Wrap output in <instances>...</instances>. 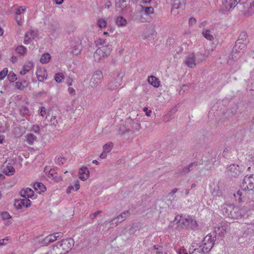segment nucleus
<instances>
[{
    "label": "nucleus",
    "mask_w": 254,
    "mask_h": 254,
    "mask_svg": "<svg viewBox=\"0 0 254 254\" xmlns=\"http://www.w3.org/2000/svg\"><path fill=\"white\" fill-rule=\"evenodd\" d=\"M73 240L68 238L58 242V244L54 246L50 251L51 254H65L68 252L73 246Z\"/></svg>",
    "instance_id": "nucleus-2"
},
{
    "label": "nucleus",
    "mask_w": 254,
    "mask_h": 254,
    "mask_svg": "<svg viewBox=\"0 0 254 254\" xmlns=\"http://www.w3.org/2000/svg\"><path fill=\"white\" fill-rule=\"evenodd\" d=\"M81 52V47L79 45H75L73 47L72 53L75 55H78Z\"/></svg>",
    "instance_id": "nucleus-43"
},
{
    "label": "nucleus",
    "mask_w": 254,
    "mask_h": 254,
    "mask_svg": "<svg viewBox=\"0 0 254 254\" xmlns=\"http://www.w3.org/2000/svg\"><path fill=\"white\" fill-rule=\"evenodd\" d=\"M124 74L118 73L114 79H113L108 85V88L110 90H114L118 88L122 84Z\"/></svg>",
    "instance_id": "nucleus-7"
},
{
    "label": "nucleus",
    "mask_w": 254,
    "mask_h": 254,
    "mask_svg": "<svg viewBox=\"0 0 254 254\" xmlns=\"http://www.w3.org/2000/svg\"><path fill=\"white\" fill-rule=\"evenodd\" d=\"M36 76L39 81L43 82L47 79V72L43 67H38L36 71Z\"/></svg>",
    "instance_id": "nucleus-14"
},
{
    "label": "nucleus",
    "mask_w": 254,
    "mask_h": 254,
    "mask_svg": "<svg viewBox=\"0 0 254 254\" xmlns=\"http://www.w3.org/2000/svg\"><path fill=\"white\" fill-rule=\"evenodd\" d=\"M143 111L145 112V114L147 117H150L151 116V114L152 113V111L151 110H148L147 107H144Z\"/></svg>",
    "instance_id": "nucleus-55"
},
{
    "label": "nucleus",
    "mask_w": 254,
    "mask_h": 254,
    "mask_svg": "<svg viewBox=\"0 0 254 254\" xmlns=\"http://www.w3.org/2000/svg\"><path fill=\"white\" fill-rule=\"evenodd\" d=\"M1 171L7 176L13 175L15 172V169L13 167L12 164L6 162L3 164L1 167Z\"/></svg>",
    "instance_id": "nucleus-12"
},
{
    "label": "nucleus",
    "mask_w": 254,
    "mask_h": 254,
    "mask_svg": "<svg viewBox=\"0 0 254 254\" xmlns=\"http://www.w3.org/2000/svg\"><path fill=\"white\" fill-rule=\"evenodd\" d=\"M34 191L29 188H27L25 189H23L20 191V195L22 197H25L26 198H32L34 196Z\"/></svg>",
    "instance_id": "nucleus-25"
},
{
    "label": "nucleus",
    "mask_w": 254,
    "mask_h": 254,
    "mask_svg": "<svg viewBox=\"0 0 254 254\" xmlns=\"http://www.w3.org/2000/svg\"><path fill=\"white\" fill-rule=\"evenodd\" d=\"M62 235V233H56L49 235L45 238L43 241V243L45 245H48L49 243L56 241L57 238L61 237Z\"/></svg>",
    "instance_id": "nucleus-19"
},
{
    "label": "nucleus",
    "mask_w": 254,
    "mask_h": 254,
    "mask_svg": "<svg viewBox=\"0 0 254 254\" xmlns=\"http://www.w3.org/2000/svg\"><path fill=\"white\" fill-rule=\"evenodd\" d=\"M34 188L35 190L38 191V193L44 192L46 189L45 186L42 183L40 182L35 183L34 185Z\"/></svg>",
    "instance_id": "nucleus-31"
},
{
    "label": "nucleus",
    "mask_w": 254,
    "mask_h": 254,
    "mask_svg": "<svg viewBox=\"0 0 254 254\" xmlns=\"http://www.w3.org/2000/svg\"><path fill=\"white\" fill-rule=\"evenodd\" d=\"M34 64L32 62H28L23 65L22 70L20 71V73L21 75H25L26 73L30 71L33 69Z\"/></svg>",
    "instance_id": "nucleus-28"
},
{
    "label": "nucleus",
    "mask_w": 254,
    "mask_h": 254,
    "mask_svg": "<svg viewBox=\"0 0 254 254\" xmlns=\"http://www.w3.org/2000/svg\"><path fill=\"white\" fill-rule=\"evenodd\" d=\"M197 165V163L196 162H192L185 167L181 171L177 173V175L178 176H182L185 174L189 173L190 171L193 170L194 167H196Z\"/></svg>",
    "instance_id": "nucleus-18"
},
{
    "label": "nucleus",
    "mask_w": 254,
    "mask_h": 254,
    "mask_svg": "<svg viewBox=\"0 0 254 254\" xmlns=\"http://www.w3.org/2000/svg\"><path fill=\"white\" fill-rule=\"evenodd\" d=\"M107 153L103 151L102 153L100 154V158L102 159H105L107 157Z\"/></svg>",
    "instance_id": "nucleus-61"
},
{
    "label": "nucleus",
    "mask_w": 254,
    "mask_h": 254,
    "mask_svg": "<svg viewBox=\"0 0 254 254\" xmlns=\"http://www.w3.org/2000/svg\"><path fill=\"white\" fill-rule=\"evenodd\" d=\"M107 20L103 18H100L97 21V25L101 28H105L107 26Z\"/></svg>",
    "instance_id": "nucleus-39"
},
{
    "label": "nucleus",
    "mask_w": 254,
    "mask_h": 254,
    "mask_svg": "<svg viewBox=\"0 0 254 254\" xmlns=\"http://www.w3.org/2000/svg\"><path fill=\"white\" fill-rule=\"evenodd\" d=\"M228 175L231 177H236L241 174V169L239 165L232 164L228 166L227 169Z\"/></svg>",
    "instance_id": "nucleus-10"
},
{
    "label": "nucleus",
    "mask_w": 254,
    "mask_h": 254,
    "mask_svg": "<svg viewBox=\"0 0 254 254\" xmlns=\"http://www.w3.org/2000/svg\"><path fill=\"white\" fill-rule=\"evenodd\" d=\"M96 45L97 46H104V44H106L107 43V41L105 39H102V38H99L95 42Z\"/></svg>",
    "instance_id": "nucleus-45"
},
{
    "label": "nucleus",
    "mask_w": 254,
    "mask_h": 254,
    "mask_svg": "<svg viewBox=\"0 0 254 254\" xmlns=\"http://www.w3.org/2000/svg\"><path fill=\"white\" fill-rule=\"evenodd\" d=\"M74 190V187L73 186H69L67 190H66V192L67 193H70L71 192V190Z\"/></svg>",
    "instance_id": "nucleus-60"
},
{
    "label": "nucleus",
    "mask_w": 254,
    "mask_h": 254,
    "mask_svg": "<svg viewBox=\"0 0 254 254\" xmlns=\"http://www.w3.org/2000/svg\"><path fill=\"white\" fill-rule=\"evenodd\" d=\"M242 190L237 191L234 195L235 197H238L240 202L245 201L247 200L248 194L254 193V175L246 176L241 185Z\"/></svg>",
    "instance_id": "nucleus-1"
},
{
    "label": "nucleus",
    "mask_w": 254,
    "mask_h": 254,
    "mask_svg": "<svg viewBox=\"0 0 254 254\" xmlns=\"http://www.w3.org/2000/svg\"><path fill=\"white\" fill-rule=\"evenodd\" d=\"M178 254H188L187 250L184 248H180L178 251Z\"/></svg>",
    "instance_id": "nucleus-56"
},
{
    "label": "nucleus",
    "mask_w": 254,
    "mask_h": 254,
    "mask_svg": "<svg viewBox=\"0 0 254 254\" xmlns=\"http://www.w3.org/2000/svg\"><path fill=\"white\" fill-rule=\"evenodd\" d=\"M204 60V56L202 54L195 55L193 53H190L186 57L185 64L189 67L193 68L197 64L202 63Z\"/></svg>",
    "instance_id": "nucleus-3"
},
{
    "label": "nucleus",
    "mask_w": 254,
    "mask_h": 254,
    "mask_svg": "<svg viewBox=\"0 0 254 254\" xmlns=\"http://www.w3.org/2000/svg\"><path fill=\"white\" fill-rule=\"evenodd\" d=\"M228 230V226L226 224H221L220 226L215 228V232L220 237H223Z\"/></svg>",
    "instance_id": "nucleus-24"
},
{
    "label": "nucleus",
    "mask_w": 254,
    "mask_h": 254,
    "mask_svg": "<svg viewBox=\"0 0 254 254\" xmlns=\"http://www.w3.org/2000/svg\"><path fill=\"white\" fill-rule=\"evenodd\" d=\"M51 58L49 54L45 53L42 55L40 61L42 64H47L50 62Z\"/></svg>",
    "instance_id": "nucleus-34"
},
{
    "label": "nucleus",
    "mask_w": 254,
    "mask_h": 254,
    "mask_svg": "<svg viewBox=\"0 0 254 254\" xmlns=\"http://www.w3.org/2000/svg\"><path fill=\"white\" fill-rule=\"evenodd\" d=\"M178 190V189L177 188L174 189L170 193L169 195H171V196H173L175 193H176L177 191Z\"/></svg>",
    "instance_id": "nucleus-62"
},
{
    "label": "nucleus",
    "mask_w": 254,
    "mask_h": 254,
    "mask_svg": "<svg viewBox=\"0 0 254 254\" xmlns=\"http://www.w3.org/2000/svg\"><path fill=\"white\" fill-rule=\"evenodd\" d=\"M233 209L230 214V218L232 219H239L244 217L247 214L246 208L243 207L240 208L237 206L233 205Z\"/></svg>",
    "instance_id": "nucleus-8"
},
{
    "label": "nucleus",
    "mask_w": 254,
    "mask_h": 254,
    "mask_svg": "<svg viewBox=\"0 0 254 254\" xmlns=\"http://www.w3.org/2000/svg\"><path fill=\"white\" fill-rule=\"evenodd\" d=\"M113 147V143L109 142L108 143H107V144H105L103 147V151L108 153L110 151H111Z\"/></svg>",
    "instance_id": "nucleus-40"
},
{
    "label": "nucleus",
    "mask_w": 254,
    "mask_h": 254,
    "mask_svg": "<svg viewBox=\"0 0 254 254\" xmlns=\"http://www.w3.org/2000/svg\"><path fill=\"white\" fill-rule=\"evenodd\" d=\"M247 159L250 163L254 165V152L249 154L247 157Z\"/></svg>",
    "instance_id": "nucleus-47"
},
{
    "label": "nucleus",
    "mask_w": 254,
    "mask_h": 254,
    "mask_svg": "<svg viewBox=\"0 0 254 254\" xmlns=\"http://www.w3.org/2000/svg\"><path fill=\"white\" fill-rule=\"evenodd\" d=\"M25 138L27 143L29 145H32L37 139L36 136L32 133H27Z\"/></svg>",
    "instance_id": "nucleus-30"
},
{
    "label": "nucleus",
    "mask_w": 254,
    "mask_h": 254,
    "mask_svg": "<svg viewBox=\"0 0 254 254\" xmlns=\"http://www.w3.org/2000/svg\"><path fill=\"white\" fill-rule=\"evenodd\" d=\"M31 130L36 133H40V127L38 125H33L31 127Z\"/></svg>",
    "instance_id": "nucleus-46"
},
{
    "label": "nucleus",
    "mask_w": 254,
    "mask_h": 254,
    "mask_svg": "<svg viewBox=\"0 0 254 254\" xmlns=\"http://www.w3.org/2000/svg\"><path fill=\"white\" fill-rule=\"evenodd\" d=\"M248 42L247 39V33L246 32H242L240 33L239 38L236 42V48L240 45L239 48L242 49L246 46V43Z\"/></svg>",
    "instance_id": "nucleus-13"
},
{
    "label": "nucleus",
    "mask_w": 254,
    "mask_h": 254,
    "mask_svg": "<svg viewBox=\"0 0 254 254\" xmlns=\"http://www.w3.org/2000/svg\"><path fill=\"white\" fill-rule=\"evenodd\" d=\"M13 8L17 15H21V14L24 13L27 9L25 6H19L17 5H15Z\"/></svg>",
    "instance_id": "nucleus-32"
},
{
    "label": "nucleus",
    "mask_w": 254,
    "mask_h": 254,
    "mask_svg": "<svg viewBox=\"0 0 254 254\" xmlns=\"http://www.w3.org/2000/svg\"><path fill=\"white\" fill-rule=\"evenodd\" d=\"M156 32L152 26L147 27L144 30L142 37L144 40H151L154 38Z\"/></svg>",
    "instance_id": "nucleus-11"
},
{
    "label": "nucleus",
    "mask_w": 254,
    "mask_h": 254,
    "mask_svg": "<svg viewBox=\"0 0 254 254\" xmlns=\"http://www.w3.org/2000/svg\"><path fill=\"white\" fill-rule=\"evenodd\" d=\"M178 217L181 218V216H177L175 217V220H178V223H180L182 226L188 228L190 227L191 229H195L198 226V224L196 220L190 216H188L186 218L178 219Z\"/></svg>",
    "instance_id": "nucleus-5"
},
{
    "label": "nucleus",
    "mask_w": 254,
    "mask_h": 254,
    "mask_svg": "<svg viewBox=\"0 0 254 254\" xmlns=\"http://www.w3.org/2000/svg\"><path fill=\"white\" fill-rule=\"evenodd\" d=\"M64 159L63 158H59L57 160V161L58 162L59 164H64Z\"/></svg>",
    "instance_id": "nucleus-63"
},
{
    "label": "nucleus",
    "mask_w": 254,
    "mask_h": 254,
    "mask_svg": "<svg viewBox=\"0 0 254 254\" xmlns=\"http://www.w3.org/2000/svg\"><path fill=\"white\" fill-rule=\"evenodd\" d=\"M38 112L42 117H44L46 114V109L44 107H40Z\"/></svg>",
    "instance_id": "nucleus-49"
},
{
    "label": "nucleus",
    "mask_w": 254,
    "mask_h": 254,
    "mask_svg": "<svg viewBox=\"0 0 254 254\" xmlns=\"http://www.w3.org/2000/svg\"><path fill=\"white\" fill-rule=\"evenodd\" d=\"M73 187H74V190L75 189V191L78 190L79 189V188H80V185H79V181H76L75 182V183L74 186Z\"/></svg>",
    "instance_id": "nucleus-58"
},
{
    "label": "nucleus",
    "mask_w": 254,
    "mask_h": 254,
    "mask_svg": "<svg viewBox=\"0 0 254 254\" xmlns=\"http://www.w3.org/2000/svg\"><path fill=\"white\" fill-rule=\"evenodd\" d=\"M116 23L119 26H125L127 24V20L123 17L119 16L117 18Z\"/></svg>",
    "instance_id": "nucleus-36"
},
{
    "label": "nucleus",
    "mask_w": 254,
    "mask_h": 254,
    "mask_svg": "<svg viewBox=\"0 0 254 254\" xmlns=\"http://www.w3.org/2000/svg\"><path fill=\"white\" fill-rule=\"evenodd\" d=\"M154 10L151 6H142L141 12L147 15H149L154 13Z\"/></svg>",
    "instance_id": "nucleus-33"
},
{
    "label": "nucleus",
    "mask_w": 254,
    "mask_h": 254,
    "mask_svg": "<svg viewBox=\"0 0 254 254\" xmlns=\"http://www.w3.org/2000/svg\"><path fill=\"white\" fill-rule=\"evenodd\" d=\"M111 49L109 45H105L98 48L95 52L93 57L95 61L101 62L103 61L111 54Z\"/></svg>",
    "instance_id": "nucleus-4"
},
{
    "label": "nucleus",
    "mask_w": 254,
    "mask_h": 254,
    "mask_svg": "<svg viewBox=\"0 0 254 254\" xmlns=\"http://www.w3.org/2000/svg\"><path fill=\"white\" fill-rule=\"evenodd\" d=\"M47 177L56 182H60L62 180V178L61 176H57V173L55 169H51L49 171Z\"/></svg>",
    "instance_id": "nucleus-27"
},
{
    "label": "nucleus",
    "mask_w": 254,
    "mask_h": 254,
    "mask_svg": "<svg viewBox=\"0 0 254 254\" xmlns=\"http://www.w3.org/2000/svg\"><path fill=\"white\" fill-rule=\"evenodd\" d=\"M7 78L10 82H13L17 79L16 75L12 71L7 74Z\"/></svg>",
    "instance_id": "nucleus-42"
},
{
    "label": "nucleus",
    "mask_w": 254,
    "mask_h": 254,
    "mask_svg": "<svg viewBox=\"0 0 254 254\" xmlns=\"http://www.w3.org/2000/svg\"><path fill=\"white\" fill-rule=\"evenodd\" d=\"M232 0H222V4L226 10H229L233 8V3L231 2Z\"/></svg>",
    "instance_id": "nucleus-35"
},
{
    "label": "nucleus",
    "mask_w": 254,
    "mask_h": 254,
    "mask_svg": "<svg viewBox=\"0 0 254 254\" xmlns=\"http://www.w3.org/2000/svg\"><path fill=\"white\" fill-rule=\"evenodd\" d=\"M132 125L133 126H135V129L136 130H138L140 128V124L139 123H138L137 122H132Z\"/></svg>",
    "instance_id": "nucleus-59"
},
{
    "label": "nucleus",
    "mask_w": 254,
    "mask_h": 254,
    "mask_svg": "<svg viewBox=\"0 0 254 254\" xmlns=\"http://www.w3.org/2000/svg\"><path fill=\"white\" fill-rule=\"evenodd\" d=\"M37 33L33 30H30L28 32L25 33L24 36V43L25 44H28L30 42H32L33 39H34L37 36Z\"/></svg>",
    "instance_id": "nucleus-16"
},
{
    "label": "nucleus",
    "mask_w": 254,
    "mask_h": 254,
    "mask_svg": "<svg viewBox=\"0 0 254 254\" xmlns=\"http://www.w3.org/2000/svg\"><path fill=\"white\" fill-rule=\"evenodd\" d=\"M55 79L58 83H62L64 79V75L62 73H56L55 76Z\"/></svg>",
    "instance_id": "nucleus-41"
},
{
    "label": "nucleus",
    "mask_w": 254,
    "mask_h": 254,
    "mask_svg": "<svg viewBox=\"0 0 254 254\" xmlns=\"http://www.w3.org/2000/svg\"><path fill=\"white\" fill-rule=\"evenodd\" d=\"M9 240L8 237H6L3 239H1L0 240V247L4 246L6 243H5V241H8Z\"/></svg>",
    "instance_id": "nucleus-57"
},
{
    "label": "nucleus",
    "mask_w": 254,
    "mask_h": 254,
    "mask_svg": "<svg viewBox=\"0 0 254 254\" xmlns=\"http://www.w3.org/2000/svg\"><path fill=\"white\" fill-rule=\"evenodd\" d=\"M196 22V20L195 18L192 17H190L189 21V24L190 26H191L195 24Z\"/></svg>",
    "instance_id": "nucleus-52"
},
{
    "label": "nucleus",
    "mask_w": 254,
    "mask_h": 254,
    "mask_svg": "<svg viewBox=\"0 0 254 254\" xmlns=\"http://www.w3.org/2000/svg\"><path fill=\"white\" fill-rule=\"evenodd\" d=\"M233 205L228 204H223L221 206V211L222 214L228 218H230L231 212L233 209Z\"/></svg>",
    "instance_id": "nucleus-17"
},
{
    "label": "nucleus",
    "mask_w": 254,
    "mask_h": 254,
    "mask_svg": "<svg viewBox=\"0 0 254 254\" xmlns=\"http://www.w3.org/2000/svg\"><path fill=\"white\" fill-rule=\"evenodd\" d=\"M19 113L20 116L27 119L31 115V112L28 107L21 105L18 108Z\"/></svg>",
    "instance_id": "nucleus-20"
},
{
    "label": "nucleus",
    "mask_w": 254,
    "mask_h": 254,
    "mask_svg": "<svg viewBox=\"0 0 254 254\" xmlns=\"http://www.w3.org/2000/svg\"><path fill=\"white\" fill-rule=\"evenodd\" d=\"M126 3V1L124 0H122L120 3L118 5H116L117 7L118 6L120 7L122 10H124V8H126V7L127 6V4L125 3Z\"/></svg>",
    "instance_id": "nucleus-51"
},
{
    "label": "nucleus",
    "mask_w": 254,
    "mask_h": 254,
    "mask_svg": "<svg viewBox=\"0 0 254 254\" xmlns=\"http://www.w3.org/2000/svg\"><path fill=\"white\" fill-rule=\"evenodd\" d=\"M62 122V120L61 117L52 116L50 121V125L54 128H57L60 126Z\"/></svg>",
    "instance_id": "nucleus-23"
},
{
    "label": "nucleus",
    "mask_w": 254,
    "mask_h": 254,
    "mask_svg": "<svg viewBox=\"0 0 254 254\" xmlns=\"http://www.w3.org/2000/svg\"><path fill=\"white\" fill-rule=\"evenodd\" d=\"M148 82L155 87H158L160 86L159 79L154 76H149L148 77Z\"/></svg>",
    "instance_id": "nucleus-29"
},
{
    "label": "nucleus",
    "mask_w": 254,
    "mask_h": 254,
    "mask_svg": "<svg viewBox=\"0 0 254 254\" xmlns=\"http://www.w3.org/2000/svg\"><path fill=\"white\" fill-rule=\"evenodd\" d=\"M203 36L207 40L211 41L213 39V36L211 34L209 30H203L202 32Z\"/></svg>",
    "instance_id": "nucleus-37"
},
{
    "label": "nucleus",
    "mask_w": 254,
    "mask_h": 254,
    "mask_svg": "<svg viewBox=\"0 0 254 254\" xmlns=\"http://www.w3.org/2000/svg\"><path fill=\"white\" fill-rule=\"evenodd\" d=\"M101 212V211L98 210V211H97L95 212V213H94L90 214V219H95V218L96 217V216H97L98 214H99Z\"/></svg>",
    "instance_id": "nucleus-54"
},
{
    "label": "nucleus",
    "mask_w": 254,
    "mask_h": 254,
    "mask_svg": "<svg viewBox=\"0 0 254 254\" xmlns=\"http://www.w3.org/2000/svg\"><path fill=\"white\" fill-rule=\"evenodd\" d=\"M79 178L82 181L86 180L89 176V171L86 167L81 168L79 170Z\"/></svg>",
    "instance_id": "nucleus-22"
},
{
    "label": "nucleus",
    "mask_w": 254,
    "mask_h": 254,
    "mask_svg": "<svg viewBox=\"0 0 254 254\" xmlns=\"http://www.w3.org/2000/svg\"><path fill=\"white\" fill-rule=\"evenodd\" d=\"M8 69L7 68H4L0 72V80H2L4 78L6 75H7Z\"/></svg>",
    "instance_id": "nucleus-44"
},
{
    "label": "nucleus",
    "mask_w": 254,
    "mask_h": 254,
    "mask_svg": "<svg viewBox=\"0 0 254 254\" xmlns=\"http://www.w3.org/2000/svg\"><path fill=\"white\" fill-rule=\"evenodd\" d=\"M156 254H168L167 252L165 251H157Z\"/></svg>",
    "instance_id": "nucleus-64"
},
{
    "label": "nucleus",
    "mask_w": 254,
    "mask_h": 254,
    "mask_svg": "<svg viewBox=\"0 0 254 254\" xmlns=\"http://www.w3.org/2000/svg\"><path fill=\"white\" fill-rule=\"evenodd\" d=\"M103 74L101 70L96 71L90 80V86L92 87H97L102 82Z\"/></svg>",
    "instance_id": "nucleus-9"
},
{
    "label": "nucleus",
    "mask_w": 254,
    "mask_h": 254,
    "mask_svg": "<svg viewBox=\"0 0 254 254\" xmlns=\"http://www.w3.org/2000/svg\"><path fill=\"white\" fill-rule=\"evenodd\" d=\"M16 52L21 55L24 56L27 53V49L23 46H19L16 48Z\"/></svg>",
    "instance_id": "nucleus-38"
},
{
    "label": "nucleus",
    "mask_w": 254,
    "mask_h": 254,
    "mask_svg": "<svg viewBox=\"0 0 254 254\" xmlns=\"http://www.w3.org/2000/svg\"><path fill=\"white\" fill-rule=\"evenodd\" d=\"M15 20L17 23L19 25H21L22 24V16L21 15H16L15 17Z\"/></svg>",
    "instance_id": "nucleus-53"
},
{
    "label": "nucleus",
    "mask_w": 254,
    "mask_h": 254,
    "mask_svg": "<svg viewBox=\"0 0 254 254\" xmlns=\"http://www.w3.org/2000/svg\"><path fill=\"white\" fill-rule=\"evenodd\" d=\"M130 213L128 211H125L123 212L121 214L119 215L116 218L113 219L111 221L110 223H112V224H114V221L118 219L120 220V219L121 218V220H119L118 223H116V226L118 225L119 224L122 223L123 221L125 220L129 215Z\"/></svg>",
    "instance_id": "nucleus-26"
},
{
    "label": "nucleus",
    "mask_w": 254,
    "mask_h": 254,
    "mask_svg": "<svg viewBox=\"0 0 254 254\" xmlns=\"http://www.w3.org/2000/svg\"><path fill=\"white\" fill-rule=\"evenodd\" d=\"M190 254H205V253L198 248L194 249L193 251L190 252Z\"/></svg>",
    "instance_id": "nucleus-50"
},
{
    "label": "nucleus",
    "mask_w": 254,
    "mask_h": 254,
    "mask_svg": "<svg viewBox=\"0 0 254 254\" xmlns=\"http://www.w3.org/2000/svg\"><path fill=\"white\" fill-rule=\"evenodd\" d=\"M166 1L172 5L173 8L176 9L181 8L186 3L185 0H166Z\"/></svg>",
    "instance_id": "nucleus-21"
},
{
    "label": "nucleus",
    "mask_w": 254,
    "mask_h": 254,
    "mask_svg": "<svg viewBox=\"0 0 254 254\" xmlns=\"http://www.w3.org/2000/svg\"><path fill=\"white\" fill-rule=\"evenodd\" d=\"M30 205L31 201L25 197L18 199L15 203V206L18 209H21L23 207H28Z\"/></svg>",
    "instance_id": "nucleus-15"
},
{
    "label": "nucleus",
    "mask_w": 254,
    "mask_h": 254,
    "mask_svg": "<svg viewBox=\"0 0 254 254\" xmlns=\"http://www.w3.org/2000/svg\"><path fill=\"white\" fill-rule=\"evenodd\" d=\"M214 240L211 236L207 235L204 238L202 245L199 246L198 248L205 254L209 252L213 247Z\"/></svg>",
    "instance_id": "nucleus-6"
},
{
    "label": "nucleus",
    "mask_w": 254,
    "mask_h": 254,
    "mask_svg": "<svg viewBox=\"0 0 254 254\" xmlns=\"http://www.w3.org/2000/svg\"><path fill=\"white\" fill-rule=\"evenodd\" d=\"M1 217L3 220H7L10 219L11 217L8 212L5 211L1 213Z\"/></svg>",
    "instance_id": "nucleus-48"
}]
</instances>
